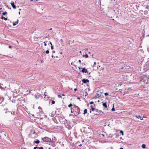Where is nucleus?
Wrapping results in <instances>:
<instances>
[{"mask_svg":"<svg viewBox=\"0 0 149 149\" xmlns=\"http://www.w3.org/2000/svg\"><path fill=\"white\" fill-rule=\"evenodd\" d=\"M71 113H73L75 116L78 115L79 113L80 109L77 106L73 105V107L70 109Z\"/></svg>","mask_w":149,"mask_h":149,"instance_id":"obj_1","label":"nucleus"},{"mask_svg":"<svg viewBox=\"0 0 149 149\" xmlns=\"http://www.w3.org/2000/svg\"><path fill=\"white\" fill-rule=\"evenodd\" d=\"M42 139L43 140V141L46 142H49L51 141V139L47 137H44L43 138H42Z\"/></svg>","mask_w":149,"mask_h":149,"instance_id":"obj_2","label":"nucleus"},{"mask_svg":"<svg viewBox=\"0 0 149 149\" xmlns=\"http://www.w3.org/2000/svg\"><path fill=\"white\" fill-rule=\"evenodd\" d=\"M94 111H95L97 112V113L95 114L96 115L99 114L101 113H102V114H104V112L103 111H102L101 110H99L97 109H95Z\"/></svg>","mask_w":149,"mask_h":149,"instance_id":"obj_3","label":"nucleus"},{"mask_svg":"<svg viewBox=\"0 0 149 149\" xmlns=\"http://www.w3.org/2000/svg\"><path fill=\"white\" fill-rule=\"evenodd\" d=\"M101 93L100 91H97V93L95 95L96 98H99L100 96Z\"/></svg>","mask_w":149,"mask_h":149,"instance_id":"obj_4","label":"nucleus"},{"mask_svg":"<svg viewBox=\"0 0 149 149\" xmlns=\"http://www.w3.org/2000/svg\"><path fill=\"white\" fill-rule=\"evenodd\" d=\"M106 102L102 104L103 106L104 107L103 108L104 110H108V109L107 108Z\"/></svg>","mask_w":149,"mask_h":149,"instance_id":"obj_5","label":"nucleus"},{"mask_svg":"<svg viewBox=\"0 0 149 149\" xmlns=\"http://www.w3.org/2000/svg\"><path fill=\"white\" fill-rule=\"evenodd\" d=\"M82 81L84 83H86L87 82H89V81L88 79H83Z\"/></svg>","mask_w":149,"mask_h":149,"instance_id":"obj_6","label":"nucleus"},{"mask_svg":"<svg viewBox=\"0 0 149 149\" xmlns=\"http://www.w3.org/2000/svg\"><path fill=\"white\" fill-rule=\"evenodd\" d=\"M10 4L12 6V7L14 9H16V6L15 5L14 3V2H11L10 3Z\"/></svg>","mask_w":149,"mask_h":149,"instance_id":"obj_7","label":"nucleus"},{"mask_svg":"<svg viewBox=\"0 0 149 149\" xmlns=\"http://www.w3.org/2000/svg\"><path fill=\"white\" fill-rule=\"evenodd\" d=\"M135 116L138 119H139L141 120H143V118L141 117L140 115H136Z\"/></svg>","mask_w":149,"mask_h":149,"instance_id":"obj_8","label":"nucleus"},{"mask_svg":"<svg viewBox=\"0 0 149 149\" xmlns=\"http://www.w3.org/2000/svg\"><path fill=\"white\" fill-rule=\"evenodd\" d=\"M82 72L84 73L85 72L86 73L87 72V70L85 68H84L82 69Z\"/></svg>","mask_w":149,"mask_h":149,"instance_id":"obj_9","label":"nucleus"},{"mask_svg":"<svg viewBox=\"0 0 149 149\" xmlns=\"http://www.w3.org/2000/svg\"><path fill=\"white\" fill-rule=\"evenodd\" d=\"M18 19H17V21H16L15 22H14V23H13V26L15 25H16L17 24H18Z\"/></svg>","mask_w":149,"mask_h":149,"instance_id":"obj_10","label":"nucleus"},{"mask_svg":"<svg viewBox=\"0 0 149 149\" xmlns=\"http://www.w3.org/2000/svg\"><path fill=\"white\" fill-rule=\"evenodd\" d=\"M91 109L92 111H94V110H95V109L94 108V106H93V105H91Z\"/></svg>","mask_w":149,"mask_h":149,"instance_id":"obj_11","label":"nucleus"},{"mask_svg":"<svg viewBox=\"0 0 149 149\" xmlns=\"http://www.w3.org/2000/svg\"><path fill=\"white\" fill-rule=\"evenodd\" d=\"M12 115H14L15 114V112L14 111H12V112H10Z\"/></svg>","mask_w":149,"mask_h":149,"instance_id":"obj_12","label":"nucleus"},{"mask_svg":"<svg viewBox=\"0 0 149 149\" xmlns=\"http://www.w3.org/2000/svg\"><path fill=\"white\" fill-rule=\"evenodd\" d=\"M8 110V109H4V111H5V113H10V111H7V110Z\"/></svg>","mask_w":149,"mask_h":149,"instance_id":"obj_13","label":"nucleus"},{"mask_svg":"<svg viewBox=\"0 0 149 149\" xmlns=\"http://www.w3.org/2000/svg\"><path fill=\"white\" fill-rule=\"evenodd\" d=\"M34 142L36 143H40L38 139H36V141H34Z\"/></svg>","mask_w":149,"mask_h":149,"instance_id":"obj_14","label":"nucleus"},{"mask_svg":"<svg viewBox=\"0 0 149 149\" xmlns=\"http://www.w3.org/2000/svg\"><path fill=\"white\" fill-rule=\"evenodd\" d=\"M1 19H4L6 21L7 20V19L6 18H5L3 16H2L1 17Z\"/></svg>","mask_w":149,"mask_h":149,"instance_id":"obj_15","label":"nucleus"},{"mask_svg":"<svg viewBox=\"0 0 149 149\" xmlns=\"http://www.w3.org/2000/svg\"><path fill=\"white\" fill-rule=\"evenodd\" d=\"M87 113V110L86 109H85L84 110V114H85Z\"/></svg>","mask_w":149,"mask_h":149,"instance_id":"obj_16","label":"nucleus"},{"mask_svg":"<svg viewBox=\"0 0 149 149\" xmlns=\"http://www.w3.org/2000/svg\"><path fill=\"white\" fill-rule=\"evenodd\" d=\"M83 56V57H85V58H88V55L87 54H85V55H84Z\"/></svg>","mask_w":149,"mask_h":149,"instance_id":"obj_17","label":"nucleus"},{"mask_svg":"<svg viewBox=\"0 0 149 149\" xmlns=\"http://www.w3.org/2000/svg\"><path fill=\"white\" fill-rule=\"evenodd\" d=\"M141 146L142 148H146V145L144 144H143Z\"/></svg>","mask_w":149,"mask_h":149,"instance_id":"obj_18","label":"nucleus"},{"mask_svg":"<svg viewBox=\"0 0 149 149\" xmlns=\"http://www.w3.org/2000/svg\"><path fill=\"white\" fill-rule=\"evenodd\" d=\"M73 105H72L71 103H70V104L69 105H68V107H70L72 106H73Z\"/></svg>","mask_w":149,"mask_h":149,"instance_id":"obj_19","label":"nucleus"},{"mask_svg":"<svg viewBox=\"0 0 149 149\" xmlns=\"http://www.w3.org/2000/svg\"><path fill=\"white\" fill-rule=\"evenodd\" d=\"M7 14V13L6 11L4 12H3V13H2V14L4 15H5L6 14Z\"/></svg>","mask_w":149,"mask_h":149,"instance_id":"obj_20","label":"nucleus"},{"mask_svg":"<svg viewBox=\"0 0 149 149\" xmlns=\"http://www.w3.org/2000/svg\"><path fill=\"white\" fill-rule=\"evenodd\" d=\"M45 53L47 54H48L49 53V51L48 50H46L45 52Z\"/></svg>","mask_w":149,"mask_h":149,"instance_id":"obj_21","label":"nucleus"},{"mask_svg":"<svg viewBox=\"0 0 149 149\" xmlns=\"http://www.w3.org/2000/svg\"><path fill=\"white\" fill-rule=\"evenodd\" d=\"M55 103V102L54 101V100H53L52 101V104H54Z\"/></svg>","mask_w":149,"mask_h":149,"instance_id":"obj_22","label":"nucleus"},{"mask_svg":"<svg viewBox=\"0 0 149 149\" xmlns=\"http://www.w3.org/2000/svg\"><path fill=\"white\" fill-rule=\"evenodd\" d=\"M58 97H59L60 98H62V97H61V96L60 95H58Z\"/></svg>","mask_w":149,"mask_h":149,"instance_id":"obj_23","label":"nucleus"},{"mask_svg":"<svg viewBox=\"0 0 149 149\" xmlns=\"http://www.w3.org/2000/svg\"><path fill=\"white\" fill-rule=\"evenodd\" d=\"M96 62H94V64L93 65V67H94L95 66V65H96Z\"/></svg>","mask_w":149,"mask_h":149,"instance_id":"obj_24","label":"nucleus"},{"mask_svg":"<svg viewBox=\"0 0 149 149\" xmlns=\"http://www.w3.org/2000/svg\"><path fill=\"white\" fill-rule=\"evenodd\" d=\"M104 95H105V96H107V95H108V93H104Z\"/></svg>","mask_w":149,"mask_h":149,"instance_id":"obj_25","label":"nucleus"},{"mask_svg":"<svg viewBox=\"0 0 149 149\" xmlns=\"http://www.w3.org/2000/svg\"><path fill=\"white\" fill-rule=\"evenodd\" d=\"M132 113V111L129 112L128 113V114H131Z\"/></svg>","mask_w":149,"mask_h":149,"instance_id":"obj_26","label":"nucleus"},{"mask_svg":"<svg viewBox=\"0 0 149 149\" xmlns=\"http://www.w3.org/2000/svg\"><path fill=\"white\" fill-rule=\"evenodd\" d=\"M44 43V45L45 46H46L47 45V44L46 43H45V42H43Z\"/></svg>","mask_w":149,"mask_h":149,"instance_id":"obj_27","label":"nucleus"},{"mask_svg":"<svg viewBox=\"0 0 149 149\" xmlns=\"http://www.w3.org/2000/svg\"><path fill=\"white\" fill-rule=\"evenodd\" d=\"M120 132L122 134V135H123V132L122 130H120Z\"/></svg>","mask_w":149,"mask_h":149,"instance_id":"obj_28","label":"nucleus"},{"mask_svg":"<svg viewBox=\"0 0 149 149\" xmlns=\"http://www.w3.org/2000/svg\"><path fill=\"white\" fill-rule=\"evenodd\" d=\"M51 49L52 50L53 49H54V47L52 45H51Z\"/></svg>","mask_w":149,"mask_h":149,"instance_id":"obj_29","label":"nucleus"},{"mask_svg":"<svg viewBox=\"0 0 149 149\" xmlns=\"http://www.w3.org/2000/svg\"><path fill=\"white\" fill-rule=\"evenodd\" d=\"M90 104H93V102L92 101V102H90Z\"/></svg>","mask_w":149,"mask_h":149,"instance_id":"obj_30","label":"nucleus"},{"mask_svg":"<svg viewBox=\"0 0 149 149\" xmlns=\"http://www.w3.org/2000/svg\"><path fill=\"white\" fill-rule=\"evenodd\" d=\"M60 40L61 42H63V40L62 39H61Z\"/></svg>","mask_w":149,"mask_h":149,"instance_id":"obj_31","label":"nucleus"},{"mask_svg":"<svg viewBox=\"0 0 149 149\" xmlns=\"http://www.w3.org/2000/svg\"><path fill=\"white\" fill-rule=\"evenodd\" d=\"M39 149H43V148L42 147H39Z\"/></svg>","mask_w":149,"mask_h":149,"instance_id":"obj_32","label":"nucleus"},{"mask_svg":"<svg viewBox=\"0 0 149 149\" xmlns=\"http://www.w3.org/2000/svg\"><path fill=\"white\" fill-rule=\"evenodd\" d=\"M111 110H112V111H114V110H115L114 108H112V109H111Z\"/></svg>","mask_w":149,"mask_h":149,"instance_id":"obj_33","label":"nucleus"},{"mask_svg":"<svg viewBox=\"0 0 149 149\" xmlns=\"http://www.w3.org/2000/svg\"><path fill=\"white\" fill-rule=\"evenodd\" d=\"M8 47L9 48H12V46L10 45L9 46V47Z\"/></svg>","mask_w":149,"mask_h":149,"instance_id":"obj_34","label":"nucleus"},{"mask_svg":"<svg viewBox=\"0 0 149 149\" xmlns=\"http://www.w3.org/2000/svg\"><path fill=\"white\" fill-rule=\"evenodd\" d=\"M38 148V147H34L33 148L34 149H36V148Z\"/></svg>","mask_w":149,"mask_h":149,"instance_id":"obj_35","label":"nucleus"},{"mask_svg":"<svg viewBox=\"0 0 149 149\" xmlns=\"http://www.w3.org/2000/svg\"><path fill=\"white\" fill-rule=\"evenodd\" d=\"M74 90L75 91H76L77 90V89L76 88H74Z\"/></svg>","mask_w":149,"mask_h":149,"instance_id":"obj_36","label":"nucleus"},{"mask_svg":"<svg viewBox=\"0 0 149 149\" xmlns=\"http://www.w3.org/2000/svg\"><path fill=\"white\" fill-rule=\"evenodd\" d=\"M78 61H79V63H81V60H79Z\"/></svg>","mask_w":149,"mask_h":149,"instance_id":"obj_37","label":"nucleus"},{"mask_svg":"<svg viewBox=\"0 0 149 149\" xmlns=\"http://www.w3.org/2000/svg\"><path fill=\"white\" fill-rule=\"evenodd\" d=\"M88 50V49L87 48H86L85 49V51H87V50Z\"/></svg>","mask_w":149,"mask_h":149,"instance_id":"obj_38","label":"nucleus"},{"mask_svg":"<svg viewBox=\"0 0 149 149\" xmlns=\"http://www.w3.org/2000/svg\"><path fill=\"white\" fill-rule=\"evenodd\" d=\"M35 96L36 98H38L37 95H35Z\"/></svg>","mask_w":149,"mask_h":149,"instance_id":"obj_39","label":"nucleus"},{"mask_svg":"<svg viewBox=\"0 0 149 149\" xmlns=\"http://www.w3.org/2000/svg\"><path fill=\"white\" fill-rule=\"evenodd\" d=\"M65 95L64 94H62V96H65Z\"/></svg>","mask_w":149,"mask_h":149,"instance_id":"obj_40","label":"nucleus"},{"mask_svg":"<svg viewBox=\"0 0 149 149\" xmlns=\"http://www.w3.org/2000/svg\"><path fill=\"white\" fill-rule=\"evenodd\" d=\"M36 133V132L35 131H34L33 133V134H35Z\"/></svg>","mask_w":149,"mask_h":149,"instance_id":"obj_41","label":"nucleus"},{"mask_svg":"<svg viewBox=\"0 0 149 149\" xmlns=\"http://www.w3.org/2000/svg\"><path fill=\"white\" fill-rule=\"evenodd\" d=\"M38 109H41V107H38Z\"/></svg>","mask_w":149,"mask_h":149,"instance_id":"obj_42","label":"nucleus"},{"mask_svg":"<svg viewBox=\"0 0 149 149\" xmlns=\"http://www.w3.org/2000/svg\"><path fill=\"white\" fill-rule=\"evenodd\" d=\"M50 44L51 45H52V43L51 42H50Z\"/></svg>","mask_w":149,"mask_h":149,"instance_id":"obj_43","label":"nucleus"},{"mask_svg":"<svg viewBox=\"0 0 149 149\" xmlns=\"http://www.w3.org/2000/svg\"><path fill=\"white\" fill-rule=\"evenodd\" d=\"M45 93H45L44 94V95H45V96H47V95L45 94Z\"/></svg>","mask_w":149,"mask_h":149,"instance_id":"obj_44","label":"nucleus"},{"mask_svg":"<svg viewBox=\"0 0 149 149\" xmlns=\"http://www.w3.org/2000/svg\"><path fill=\"white\" fill-rule=\"evenodd\" d=\"M55 149H58V148L57 147H56L55 148Z\"/></svg>","mask_w":149,"mask_h":149,"instance_id":"obj_45","label":"nucleus"},{"mask_svg":"<svg viewBox=\"0 0 149 149\" xmlns=\"http://www.w3.org/2000/svg\"><path fill=\"white\" fill-rule=\"evenodd\" d=\"M120 149H123L122 148H121Z\"/></svg>","mask_w":149,"mask_h":149,"instance_id":"obj_46","label":"nucleus"},{"mask_svg":"<svg viewBox=\"0 0 149 149\" xmlns=\"http://www.w3.org/2000/svg\"><path fill=\"white\" fill-rule=\"evenodd\" d=\"M52 28H51L50 29V30H52ZM48 30H49V29Z\"/></svg>","mask_w":149,"mask_h":149,"instance_id":"obj_47","label":"nucleus"},{"mask_svg":"<svg viewBox=\"0 0 149 149\" xmlns=\"http://www.w3.org/2000/svg\"><path fill=\"white\" fill-rule=\"evenodd\" d=\"M45 43L47 42V41H45Z\"/></svg>","mask_w":149,"mask_h":149,"instance_id":"obj_48","label":"nucleus"},{"mask_svg":"<svg viewBox=\"0 0 149 149\" xmlns=\"http://www.w3.org/2000/svg\"><path fill=\"white\" fill-rule=\"evenodd\" d=\"M1 9H2V8H0V10H1Z\"/></svg>","mask_w":149,"mask_h":149,"instance_id":"obj_49","label":"nucleus"},{"mask_svg":"<svg viewBox=\"0 0 149 149\" xmlns=\"http://www.w3.org/2000/svg\"><path fill=\"white\" fill-rule=\"evenodd\" d=\"M19 14H20V12H19Z\"/></svg>","mask_w":149,"mask_h":149,"instance_id":"obj_50","label":"nucleus"},{"mask_svg":"<svg viewBox=\"0 0 149 149\" xmlns=\"http://www.w3.org/2000/svg\"><path fill=\"white\" fill-rule=\"evenodd\" d=\"M43 62V61H42H42H41V62Z\"/></svg>","mask_w":149,"mask_h":149,"instance_id":"obj_51","label":"nucleus"},{"mask_svg":"<svg viewBox=\"0 0 149 149\" xmlns=\"http://www.w3.org/2000/svg\"><path fill=\"white\" fill-rule=\"evenodd\" d=\"M50 149V148H49L48 149Z\"/></svg>","mask_w":149,"mask_h":149,"instance_id":"obj_52","label":"nucleus"},{"mask_svg":"<svg viewBox=\"0 0 149 149\" xmlns=\"http://www.w3.org/2000/svg\"><path fill=\"white\" fill-rule=\"evenodd\" d=\"M79 69H80V68L79 67Z\"/></svg>","mask_w":149,"mask_h":149,"instance_id":"obj_53","label":"nucleus"},{"mask_svg":"<svg viewBox=\"0 0 149 149\" xmlns=\"http://www.w3.org/2000/svg\"><path fill=\"white\" fill-rule=\"evenodd\" d=\"M88 53H89V54H90V52H88Z\"/></svg>","mask_w":149,"mask_h":149,"instance_id":"obj_54","label":"nucleus"},{"mask_svg":"<svg viewBox=\"0 0 149 149\" xmlns=\"http://www.w3.org/2000/svg\"><path fill=\"white\" fill-rule=\"evenodd\" d=\"M71 64L72 65V63H71Z\"/></svg>","mask_w":149,"mask_h":149,"instance_id":"obj_55","label":"nucleus"}]
</instances>
